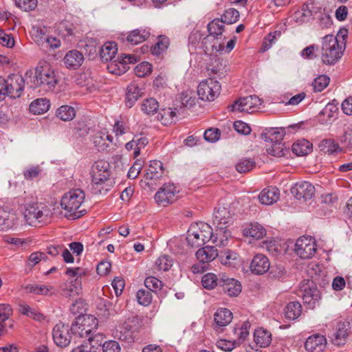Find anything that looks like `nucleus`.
<instances>
[{"label": "nucleus", "instance_id": "nucleus-5", "mask_svg": "<svg viewBox=\"0 0 352 352\" xmlns=\"http://www.w3.org/2000/svg\"><path fill=\"white\" fill-rule=\"evenodd\" d=\"M58 83L54 70L47 63L39 64L35 69L34 84L35 86L46 87L52 89Z\"/></svg>", "mask_w": 352, "mask_h": 352}, {"label": "nucleus", "instance_id": "nucleus-41", "mask_svg": "<svg viewBox=\"0 0 352 352\" xmlns=\"http://www.w3.org/2000/svg\"><path fill=\"white\" fill-rule=\"evenodd\" d=\"M129 69L127 64L123 63L121 58L118 56L116 59L109 61L107 65L108 71L113 74L121 75L125 73Z\"/></svg>", "mask_w": 352, "mask_h": 352}, {"label": "nucleus", "instance_id": "nucleus-61", "mask_svg": "<svg viewBox=\"0 0 352 352\" xmlns=\"http://www.w3.org/2000/svg\"><path fill=\"white\" fill-rule=\"evenodd\" d=\"M138 302L144 306H148L152 301V294L150 291L139 289L136 295Z\"/></svg>", "mask_w": 352, "mask_h": 352}, {"label": "nucleus", "instance_id": "nucleus-36", "mask_svg": "<svg viewBox=\"0 0 352 352\" xmlns=\"http://www.w3.org/2000/svg\"><path fill=\"white\" fill-rule=\"evenodd\" d=\"M16 214L3 211L0 214V230H8L11 229L16 225Z\"/></svg>", "mask_w": 352, "mask_h": 352}, {"label": "nucleus", "instance_id": "nucleus-31", "mask_svg": "<svg viewBox=\"0 0 352 352\" xmlns=\"http://www.w3.org/2000/svg\"><path fill=\"white\" fill-rule=\"evenodd\" d=\"M217 257L223 265L230 267H236L239 264L238 254L230 250L221 252Z\"/></svg>", "mask_w": 352, "mask_h": 352}, {"label": "nucleus", "instance_id": "nucleus-51", "mask_svg": "<svg viewBox=\"0 0 352 352\" xmlns=\"http://www.w3.org/2000/svg\"><path fill=\"white\" fill-rule=\"evenodd\" d=\"M250 326V323L245 322L241 327H235L234 329V334L237 337V339L234 340L236 345L239 346L248 336V328Z\"/></svg>", "mask_w": 352, "mask_h": 352}, {"label": "nucleus", "instance_id": "nucleus-63", "mask_svg": "<svg viewBox=\"0 0 352 352\" xmlns=\"http://www.w3.org/2000/svg\"><path fill=\"white\" fill-rule=\"evenodd\" d=\"M221 135V131L217 128H210L206 130L204 133V139L210 142H215L219 138Z\"/></svg>", "mask_w": 352, "mask_h": 352}, {"label": "nucleus", "instance_id": "nucleus-35", "mask_svg": "<svg viewBox=\"0 0 352 352\" xmlns=\"http://www.w3.org/2000/svg\"><path fill=\"white\" fill-rule=\"evenodd\" d=\"M254 339L256 344L261 347L268 346L272 342L271 333L263 329L255 330L254 333Z\"/></svg>", "mask_w": 352, "mask_h": 352}, {"label": "nucleus", "instance_id": "nucleus-44", "mask_svg": "<svg viewBox=\"0 0 352 352\" xmlns=\"http://www.w3.org/2000/svg\"><path fill=\"white\" fill-rule=\"evenodd\" d=\"M36 42L39 45L46 49H56L60 45V41L58 38L49 36L43 35L40 38L36 40Z\"/></svg>", "mask_w": 352, "mask_h": 352}, {"label": "nucleus", "instance_id": "nucleus-14", "mask_svg": "<svg viewBox=\"0 0 352 352\" xmlns=\"http://www.w3.org/2000/svg\"><path fill=\"white\" fill-rule=\"evenodd\" d=\"M111 170L109 162L104 160L95 162L91 170V182L98 183L110 178Z\"/></svg>", "mask_w": 352, "mask_h": 352}, {"label": "nucleus", "instance_id": "nucleus-54", "mask_svg": "<svg viewBox=\"0 0 352 352\" xmlns=\"http://www.w3.org/2000/svg\"><path fill=\"white\" fill-rule=\"evenodd\" d=\"M93 143L98 151H107L109 147V143L104 140V132H97L93 137Z\"/></svg>", "mask_w": 352, "mask_h": 352}, {"label": "nucleus", "instance_id": "nucleus-4", "mask_svg": "<svg viewBox=\"0 0 352 352\" xmlns=\"http://www.w3.org/2000/svg\"><path fill=\"white\" fill-rule=\"evenodd\" d=\"M233 211L230 205L219 206L213 214V224L217 231V235H223L226 241L230 236V232L227 228L232 223Z\"/></svg>", "mask_w": 352, "mask_h": 352}, {"label": "nucleus", "instance_id": "nucleus-47", "mask_svg": "<svg viewBox=\"0 0 352 352\" xmlns=\"http://www.w3.org/2000/svg\"><path fill=\"white\" fill-rule=\"evenodd\" d=\"M320 299V294L317 289H305L302 296L304 303L307 304L310 307H314L316 302Z\"/></svg>", "mask_w": 352, "mask_h": 352}, {"label": "nucleus", "instance_id": "nucleus-23", "mask_svg": "<svg viewBox=\"0 0 352 352\" xmlns=\"http://www.w3.org/2000/svg\"><path fill=\"white\" fill-rule=\"evenodd\" d=\"M279 195V190L277 188L270 186L260 192L258 199L262 204L272 205L278 201Z\"/></svg>", "mask_w": 352, "mask_h": 352}, {"label": "nucleus", "instance_id": "nucleus-57", "mask_svg": "<svg viewBox=\"0 0 352 352\" xmlns=\"http://www.w3.org/2000/svg\"><path fill=\"white\" fill-rule=\"evenodd\" d=\"M26 289L36 294L47 295L54 293V288L52 286L29 285Z\"/></svg>", "mask_w": 352, "mask_h": 352}, {"label": "nucleus", "instance_id": "nucleus-8", "mask_svg": "<svg viewBox=\"0 0 352 352\" xmlns=\"http://www.w3.org/2000/svg\"><path fill=\"white\" fill-rule=\"evenodd\" d=\"M221 87L217 80L210 78L199 83L197 87V94L202 100L213 101L219 95Z\"/></svg>", "mask_w": 352, "mask_h": 352}, {"label": "nucleus", "instance_id": "nucleus-64", "mask_svg": "<svg viewBox=\"0 0 352 352\" xmlns=\"http://www.w3.org/2000/svg\"><path fill=\"white\" fill-rule=\"evenodd\" d=\"M284 151V144L283 143H273L267 148V151L269 154L276 157L283 156Z\"/></svg>", "mask_w": 352, "mask_h": 352}, {"label": "nucleus", "instance_id": "nucleus-60", "mask_svg": "<svg viewBox=\"0 0 352 352\" xmlns=\"http://www.w3.org/2000/svg\"><path fill=\"white\" fill-rule=\"evenodd\" d=\"M152 72V65L148 62H142L134 68L135 74L138 77H144Z\"/></svg>", "mask_w": 352, "mask_h": 352}, {"label": "nucleus", "instance_id": "nucleus-27", "mask_svg": "<svg viewBox=\"0 0 352 352\" xmlns=\"http://www.w3.org/2000/svg\"><path fill=\"white\" fill-rule=\"evenodd\" d=\"M131 329L132 326L130 322L124 321L116 327L113 336L115 338H118L120 340L129 342L132 338Z\"/></svg>", "mask_w": 352, "mask_h": 352}, {"label": "nucleus", "instance_id": "nucleus-34", "mask_svg": "<svg viewBox=\"0 0 352 352\" xmlns=\"http://www.w3.org/2000/svg\"><path fill=\"white\" fill-rule=\"evenodd\" d=\"M163 173L162 163L160 161L155 160L151 162L145 173V178L146 179H158L162 177Z\"/></svg>", "mask_w": 352, "mask_h": 352}, {"label": "nucleus", "instance_id": "nucleus-53", "mask_svg": "<svg viewBox=\"0 0 352 352\" xmlns=\"http://www.w3.org/2000/svg\"><path fill=\"white\" fill-rule=\"evenodd\" d=\"M141 109L146 115H153L159 109V103L153 98L146 99L142 104Z\"/></svg>", "mask_w": 352, "mask_h": 352}, {"label": "nucleus", "instance_id": "nucleus-37", "mask_svg": "<svg viewBox=\"0 0 352 352\" xmlns=\"http://www.w3.org/2000/svg\"><path fill=\"white\" fill-rule=\"evenodd\" d=\"M285 130L283 129H270L267 132L261 135L262 138L266 142L273 143H282L285 136Z\"/></svg>", "mask_w": 352, "mask_h": 352}, {"label": "nucleus", "instance_id": "nucleus-1", "mask_svg": "<svg viewBox=\"0 0 352 352\" xmlns=\"http://www.w3.org/2000/svg\"><path fill=\"white\" fill-rule=\"evenodd\" d=\"M85 198V193L80 188L71 190L63 196L60 205L67 219L74 220L86 214V209H80Z\"/></svg>", "mask_w": 352, "mask_h": 352}, {"label": "nucleus", "instance_id": "nucleus-62", "mask_svg": "<svg viewBox=\"0 0 352 352\" xmlns=\"http://www.w3.org/2000/svg\"><path fill=\"white\" fill-rule=\"evenodd\" d=\"M160 114L161 116L160 120L164 124L173 122L174 118L176 116L175 111L170 108L162 109Z\"/></svg>", "mask_w": 352, "mask_h": 352}, {"label": "nucleus", "instance_id": "nucleus-38", "mask_svg": "<svg viewBox=\"0 0 352 352\" xmlns=\"http://www.w3.org/2000/svg\"><path fill=\"white\" fill-rule=\"evenodd\" d=\"M118 52L117 45L114 42H108L102 47L100 54L104 61H110L115 58Z\"/></svg>", "mask_w": 352, "mask_h": 352}, {"label": "nucleus", "instance_id": "nucleus-9", "mask_svg": "<svg viewBox=\"0 0 352 352\" xmlns=\"http://www.w3.org/2000/svg\"><path fill=\"white\" fill-rule=\"evenodd\" d=\"M261 103L262 101L260 98L256 95H252L243 98H240L233 104L229 105L228 108L231 111L237 110L239 111L252 113L254 111V109L260 106Z\"/></svg>", "mask_w": 352, "mask_h": 352}, {"label": "nucleus", "instance_id": "nucleus-30", "mask_svg": "<svg viewBox=\"0 0 352 352\" xmlns=\"http://www.w3.org/2000/svg\"><path fill=\"white\" fill-rule=\"evenodd\" d=\"M98 309L104 317L108 318L117 314L121 310V307L116 304L113 305L112 302L109 300L101 299L98 304Z\"/></svg>", "mask_w": 352, "mask_h": 352}, {"label": "nucleus", "instance_id": "nucleus-22", "mask_svg": "<svg viewBox=\"0 0 352 352\" xmlns=\"http://www.w3.org/2000/svg\"><path fill=\"white\" fill-rule=\"evenodd\" d=\"M208 71L211 74H216L221 79L225 77L228 71L226 61L219 57H213L208 66Z\"/></svg>", "mask_w": 352, "mask_h": 352}, {"label": "nucleus", "instance_id": "nucleus-21", "mask_svg": "<svg viewBox=\"0 0 352 352\" xmlns=\"http://www.w3.org/2000/svg\"><path fill=\"white\" fill-rule=\"evenodd\" d=\"M349 323L340 322L336 327V332L333 333L331 340L337 346L344 345L349 336Z\"/></svg>", "mask_w": 352, "mask_h": 352}, {"label": "nucleus", "instance_id": "nucleus-40", "mask_svg": "<svg viewBox=\"0 0 352 352\" xmlns=\"http://www.w3.org/2000/svg\"><path fill=\"white\" fill-rule=\"evenodd\" d=\"M50 107V101L46 98L34 100L30 105V111L34 114H42L47 112Z\"/></svg>", "mask_w": 352, "mask_h": 352}, {"label": "nucleus", "instance_id": "nucleus-6", "mask_svg": "<svg viewBox=\"0 0 352 352\" xmlns=\"http://www.w3.org/2000/svg\"><path fill=\"white\" fill-rule=\"evenodd\" d=\"M51 210L43 204H32L28 205L24 212V217L30 224L38 222L47 224L50 221Z\"/></svg>", "mask_w": 352, "mask_h": 352}, {"label": "nucleus", "instance_id": "nucleus-29", "mask_svg": "<svg viewBox=\"0 0 352 352\" xmlns=\"http://www.w3.org/2000/svg\"><path fill=\"white\" fill-rule=\"evenodd\" d=\"M114 182L111 179H104L102 182L95 183L91 182L90 190L93 195H105L113 187Z\"/></svg>", "mask_w": 352, "mask_h": 352}, {"label": "nucleus", "instance_id": "nucleus-18", "mask_svg": "<svg viewBox=\"0 0 352 352\" xmlns=\"http://www.w3.org/2000/svg\"><path fill=\"white\" fill-rule=\"evenodd\" d=\"M84 61V56L80 52L73 50L66 53L63 58L64 64L69 69H77Z\"/></svg>", "mask_w": 352, "mask_h": 352}, {"label": "nucleus", "instance_id": "nucleus-55", "mask_svg": "<svg viewBox=\"0 0 352 352\" xmlns=\"http://www.w3.org/2000/svg\"><path fill=\"white\" fill-rule=\"evenodd\" d=\"M239 18V12L234 8H229L226 10L221 16V20L223 23L232 24L236 23Z\"/></svg>", "mask_w": 352, "mask_h": 352}, {"label": "nucleus", "instance_id": "nucleus-17", "mask_svg": "<svg viewBox=\"0 0 352 352\" xmlns=\"http://www.w3.org/2000/svg\"><path fill=\"white\" fill-rule=\"evenodd\" d=\"M270 268L268 258L262 254H256L250 263L251 271L256 274H263Z\"/></svg>", "mask_w": 352, "mask_h": 352}, {"label": "nucleus", "instance_id": "nucleus-56", "mask_svg": "<svg viewBox=\"0 0 352 352\" xmlns=\"http://www.w3.org/2000/svg\"><path fill=\"white\" fill-rule=\"evenodd\" d=\"M330 78L326 75H320L316 78L312 82L314 91L320 92L324 90L329 84Z\"/></svg>", "mask_w": 352, "mask_h": 352}, {"label": "nucleus", "instance_id": "nucleus-39", "mask_svg": "<svg viewBox=\"0 0 352 352\" xmlns=\"http://www.w3.org/2000/svg\"><path fill=\"white\" fill-rule=\"evenodd\" d=\"M81 290V279L75 278L74 280L65 283V287L63 289V295L66 297H72L74 295H78Z\"/></svg>", "mask_w": 352, "mask_h": 352}, {"label": "nucleus", "instance_id": "nucleus-43", "mask_svg": "<svg viewBox=\"0 0 352 352\" xmlns=\"http://www.w3.org/2000/svg\"><path fill=\"white\" fill-rule=\"evenodd\" d=\"M302 313V306L298 301L289 302L285 308V317L290 320L298 318Z\"/></svg>", "mask_w": 352, "mask_h": 352}, {"label": "nucleus", "instance_id": "nucleus-12", "mask_svg": "<svg viewBox=\"0 0 352 352\" xmlns=\"http://www.w3.org/2000/svg\"><path fill=\"white\" fill-rule=\"evenodd\" d=\"M177 192L178 191L173 184H165L156 192L155 199L158 205L166 206L175 200Z\"/></svg>", "mask_w": 352, "mask_h": 352}, {"label": "nucleus", "instance_id": "nucleus-48", "mask_svg": "<svg viewBox=\"0 0 352 352\" xmlns=\"http://www.w3.org/2000/svg\"><path fill=\"white\" fill-rule=\"evenodd\" d=\"M222 278L218 279L217 276L212 273H208L203 276L201 283L204 288L208 289H214L217 285L221 284Z\"/></svg>", "mask_w": 352, "mask_h": 352}, {"label": "nucleus", "instance_id": "nucleus-3", "mask_svg": "<svg viewBox=\"0 0 352 352\" xmlns=\"http://www.w3.org/2000/svg\"><path fill=\"white\" fill-rule=\"evenodd\" d=\"M338 39L332 34L323 37L322 45V61L325 65H334L342 56Z\"/></svg>", "mask_w": 352, "mask_h": 352}, {"label": "nucleus", "instance_id": "nucleus-7", "mask_svg": "<svg viewBox=\"0 0 352 352\" xmlns=\"http://www.w3.org/2000/svg\"><path fill=\"white\" fill-rule=\"evenodd\" d=\"M208 30L209 34L205 38V40L216 41L212 45V51L216 52L223 51L225 48L223 40L226 38L223 37V22L219 19H214L208 23Z\"/></svg>", "mask_w": 352, "mask_h": 352}, {"label": "nucleus", "instance_id": "nucleus-28", "mask_svg": "<svg viewBox=\"0 0 352 352\" xmlns=\"http://www.w3.org/2000/svg\"><path fill=\"white\" fill-rule=\"evenodd\" d=\"M243 235L258 240L266 235L265 229L258 223H251L243 230Z\"/></svg>", "mask_w": 352, "mask_h": 352}, {"label": "nucleus", "instance_id": "nucleus-2", "mask_svg": "<svg viewBox=\"0 0 352 352\" xmlns=\"http://www.w3.org/2000/svg\"><path fill=\"white\" fill-rule=\"evenodd\" d=\"M98 325V319L92 315H80L75 322L72 324L71 332L74 336H78L80 338L88 337V341L90 344L99 338L102 339V334H97L94 336V333L97 329Z\"/></svg>", "mask_w": 352, "mask_h": 352}, {"label": "nucleus", "instance_id": "nucleus-26", "mask_svg": "<svg viewBox=\"0 0 352 352\" xmlns=\"http://www.w3.org/2000/svg\"><path fill=\"white\" fill-rule=\"evenodd\" d=\"M221 286L223 292L230 296H237L241 292V283L234 278H222Z\"/></svg>", "mask_w": 352, "mask_h": 352}, {"label": "nucleus", "instance_id": "nucleus-15", "mask_svg": "<svg viewBox=\"0 0 352 352\" xmlns=\"http://www.w3.org/2000/svg\"><path fill=\"white\" fill-rule=\"evenodd\" d=\"M291 193L298 200L310 199L315 194V187L308 182H297L291 188Z\"/></svg>", "mask_w": 352, "mask_h": 352}, {"label": "nucleus", "instance_id": "nucleus-13", "mask_svg": "<svg viewBox=\"0 0 352 352\" xmlns=\"http://www.w3.org/2000/svg\"><path fill=\"white\" fill-rule=\"evenodd\" d=\"M71 327L62 322L58 323L53 329L52 336L56 344L60 347L67 346L72 341Z\"/></svg>", "mask_w": 352, "mask_h": 352}, {"label": "nucleus", "instance_id": "nucleus-42", "mask_svg": "<svg viewBox=\"0 0 352 352\" xmlns=\"http://www.w3.org/2000/svg\"><path fill=\"white\" fill-rule=\"evenodd\" d=\"M76 113L74 107L69 105H62L56 111V117L65 122L72 120L75 118Z\"/></svg>", "mask_w": 352, "mask_h": 352}, {"label": "nucleus", "instance_id": "nucleus-11", "mask_svg": "<svg viewBox=\"0 0 352 352\" xmlns=\"http://www.w3.org/2000/svg\"><path fill=\"white\" fill-rule=\"evenodd\" d=\"M7 96L16 98H19L23 91L25 87V80L22 76L13 74L6 78Z\"/></svg>", "mask_w": 352, "mask_h": 352}, {"label": "nucleus", "instance_id": "nucleus-19", "mask_svg": "<svg viewBox=\"0 0 352 352\" xmlns=\"http://www.w3.org/2000/svg\"><path fill=\"white\" fill-rule=\"evenodd\" d=\"M233 318L232 313L227 308H219L214 316V329L218 331L223 327L228 325Z\"/></svg>", "mask_w": 352, "mask_h": 352}, {"label": "nucleus", "instance_id": "nucleus-33", "mask_svg": "<svg viewBox=\"0 0 352 352\" xmlns=\"http://www.w3.org/2000/svg\"><path fill=\"white\" fill-rule=\"evenodd\" d=\"M142 94L141 89L136 84H130L127 87V92L126 94V106L128 108H131Z\"/></svg>", "mask_w": 352, "mask_h": 352}, {"label": "nucleus", "instance_id": "nucleus-50", "mask_svg": "<svg viewBox=\"0 0 352 352\" xmlns=\"http://www.w3.org/2000/svg\"><path fill=\"white\" fill-rule=\"evenodd\" d=\"M169 44L170 41L167 36L163 35L160 36L158 37V41L152 47V54L157 56L160 55L168 49Z\"/></svg>", "mask_w": 352, "mask_h": 352}, {"label": "nucleus", "instance_id": "nucleus-49", "mask_svg": "<svg viewBox=\"0 0 352 352\" xmlns=\"http://www.w3.org/2000/svg\"><path fill=\"white\" fill-rule=\"evenodd\" d=\"M173 264V258L168 255L160 256L155 264V269L158 271L166 272L169 270Z\"/></svg>", "mask_w": 352, "mask_h": 352}, {"label": "nucleus", "instance_id": "nucleus-46", "mask_svg": "<svg viewBox=\"0 0 352 352\" xmlns=\"http://www.w3.org/2000/svg\"><path fill=\"white\" fill-rule=\"evenodd\" d=\"M312 16V11L310 10L309 5L304 3L301 9L294 13V17L296 22L305 23L308 22Z\"/></svg>", "mask_w": 352, "mask_h": 352}, {"label": "nucleus", "instance_id": "nucleus-32", "mask_svg": "<svg viewBox=\"0 0 352 352\" xmlns=\"http://www.w3.org/2000/svg\"><path fill=\"white\" fill-rule=\"evenodd\" d=\"M150 36V32L144 29L132 30L126 37L125 41L131 45H138L146 40Z\"/></svg>", "mask_w": 352, "mask_h": 352}, {"label": "nucleus", "instance_id": "nucleus-20", "mask_svg": "<svg viewBox=\"0 0 352 352\" xmlns=\"http://www.w3.org/2000/svg\"><path fill=\"white\" fill-rule=\"evenodd\" d=\"M305 346L309 352H322L326 347V338L320 335L309 336L305 343Z\"/></svg>", "mask_w": 352, "mask_h": 352}, {"label": "nucleus", "instance_id": "nucleus-24", "mask_svg": "<svg viewBox=\"0 0 352 352\" xmlns=\"http://www.w3.org/2000/svg\"><path fill=\"white\" fill-rule=\"evenodd\" d=\"M218 255L219 254L215 247L210 245L200 248L196 252V257L199 262L205 264L214 260Z\"/></svg>", "mask_w": 352, "mask_h": 352}, {"label": "nucleus", "instance_id": "nucleus-45", "mask_svg": "<svg viewBox=\"0 0 352 352\" xmlns=\"http://www.w3.org/2000/svg\"><path fill=\"white\" fill-rule=\"evenodd\" d=\"M318 147L320 151L329 155L341 150L338 144L333 139H324L322 140L319 143Z\"/></svg>", "mask_w": 352, "mask_h": 352}, {"label": "nucleus", "instance_id": "nucleus-10", "mask_svg": "<svg viewBox=\"0 0 352 352\" xmlns=\"http://www.w3.org/2000/svg\"><path fill=\"white\" fill-rule=\"evenodd\" d=\"M316 252L315 241L310 237H300L295 245L296 254L302 259L311 258Z\"/></svg>", "mask_w": 352, "mask_h": 352}, {"label": "nucleus", "instance_id": "nucleus-59", "mask_svg": "<svg viewBox=\"0 0 352 352\" xmlns=\"http://www.w3.org/2000/svg\"><path fill=\"white\" fill-rule=\"evenodd\" d=\"M144 285L149 291L156 292L161 289L164 284L162 280L154 276H150L144 280Z\"/></svg>", "mask_w": 352, "mask_h": 352}, {"label": "nucleus", "instance_id": "nucleus-25", "mask_svg": "<svg viewBox=\"0 0 352 352\" xmlns=\"http://www.w3.org/2000/svg\"><path fill=\"white\" fill-rule=\"evenodd\" d=\"M201 230L198 228V224L191 226L187 232L186 241L190 246L199 248L204 245V239L199 235Z\"/></svg>", "mask_w": 352, "mask_h": 352}, {"label": "nucleus", "instance_id": "nucleus-58", "mask_svg": "<svg viewBox=\"0 0 352 352\" xmlns=\"http://www.w3.org/2000/svg\"><path fill=\"white\" fill-rule=\"evenodd\" d=\"M255 166V162L250 159L245 158L241 160L236 164V170L240 173H245L251 170Z\"/></svg>", "mask_w": 352, "mask_h": 352}, {"label": "nucleus", "instance_id": "nucleus-16", "mask_svg": "<svg viewBox=\"0 0 352 352\" xmlns=\"http://www.w3.org/2000/svg\"><path fill=\"white\" fill-rule=\"evenodd\" d=\"M198 228L201 230L199 235L203 238L204 244L211 240L217 245H225L226 239L223 235H217V229L215 233H213L212 228L208 224L204 223L198 224Z\"/></svg>", "mask_w": 352, "mask_h": 352}, {"label": "nucleus", "instance_id": "nucleus-52", "mask_svg": "<svg viewBox=\"0 0 352 352\" xmlns=\"http://www.w3.org/2000/svg\"><path fill=\"white\" fill-rule=\"evenodd\" d=\"M311 143L307 140L296 142L292 145V151L298 156L307 155L311 151Z\"/></svg>", "mask_w": 352, "mask_h": 352}]
</instances>
